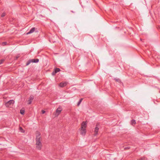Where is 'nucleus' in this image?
<instances>
[{"label":"nucleus","instance_id":"20","mask_svg":"<svg viewBox=\"0 0 160 160\" xmlns=\"http://www.w3.org/2000/svg\"><path fill=\"white\" fill-rule=\"evenodd\" d=\"M19 129L21 131V132H23L22 131H23V129L21 127H19Z\"/></svg>","mask_w":160,"mask_h":160},{"label":"nucleus","instance_id":"3","mask_svg":"<svg viewBox=\"0 0 160 160\" xmlns=\"http://www.w3.org/2000/svg\"><path fill=\"white\" fill-rule=\"evenodd\" d=\"M14 102L13 100H10L5 103V105L7 107H10L11 106Z\"/></svg>","mask_w":160,"mask_h":160},{"label":"nucleus","instance_id":"12","mask_svg":"<svg viewBox=\"0 0 160 160\" xmlns=\"http://www.w3.org/2000/svg\"><path fill=\"white\" fill-rule=\"evenodd\" d=\"M136 123V121L134 120H132L131 121V123L132 125L135 124Z\"/></svg>","mask_w":160,"mask_h":160},{"label":"nucleus","instance_id":"21","mask_svg":"<svg viewBox=\"0 0 160 160\" xmlns=\"http://www.w3.org/2000/svg\"><path fill=\"white\" fill-rule=\"evenodd\" d=\"M3 61V59L1 60V61H0V64L2 63Z\"/></svg>","mask_w":160,"mask_h":160},{"label":"nucleus","instance_id":"14","mask_svg":"<svg viewBox=\"0 0 160 160\" xmlns=\"http://www.w3.org/2000/svg\"><path fill=\"white\" fill-rule=\"evenodd\" d=\"M20 112L21 114L23 115L25 111L24 110H21Z\"/></svg>","mask_w":160,"mask_h":160},{"label":"nucleus","instance_id":"5","mask_svg":"<svg viewBox=\"0 0 160 160\" xmlns=\"http://www.w3.org/2000/svg\"><path fill=\"white\" fill-rule=\"evenodd\" d=\"M68 83L66 82H62L59 84L60 87H62L67 85Z\"/></svg>","mask_w":160,"mask_h":160},{"label":"nucleus","instance_id":"17","mask_svg":"<svg viewBox=\"0 0 160 160\" xmlns=\"http://www.w3.org/2000/svg\"><path fill=\"white\" fill-rule=\"evenodd\" d=\"M7 43L6 42H3L2 43V45L3 46H5L7 45Z\"/></svg>","mask_w":160,"mask_h":160},{"label":"nucleus","instance_id":"18","mask_svg":"<svg viewBox=\"0 0 160 160\" xmlns=\"http://www.w3.org/2000/svg\"><path fill=\"white\" fill-rule=\"evenodd\" d=\"M6 15V13L5 12L3 13L1 15V17H4Z\"/></svg>","mask_w":160,"mask_h":160},{"label":"nucleus","instance_id":"11","mask_svg":"<svg viewBox=\"0 0 160 160\" xmlns=\"http://www.w3.org/2000/svg\"><path fill=\"white\" fill-rule=\"evenodd\" d=\"M60 70L59 68H56L54 69V71L55 72L57 73L58 72H59L60 71Z\"/></svg>","mask_w":160,"mask_h":160},{"label":"nucleus","instance_id":"2","mask_svg":"<svg viewBox=\"0 0 160 160\" xmlns=\"http://www.w3.org/2000/svg\"><path fill=\"white\" fill-rule=\"evenodd\" d=\"M39 59L38 58L29 60L27 62L26 66L28 65L31 62L37 63L39 62Z\"/></svg>","mask_w":160,"mask_h":160},{"label":"nucleus","instance_id":"16","mask_svg":"<svg viewBox=\"0 0 160 160\" xmlns=\"http://www.w3.org/2000/svg\"><path fill=\"white\" fill-rule=\"evenodd\" d=\"M82 100V98H81L79 101L78 102V106H79L80 104L81 103Z\"/></svg>","mask_w":160,"mask_h":160},{"label":"nucleus","instance_id":"23","mask_svg":"<svg viewBox=\"0 0 160 160\" xmlns=\"http://www.w3.org/2000/svg\"><path fill=\"white\" fill-rule=\"evenodd\" d=\"M141 39V40L142 41V39Z\"/></svg>","mask_w":160,"mask_h":160},{"label":"nucleus","instance_id":"13","mask_svg":"<svg viewBox=\"0 0 160 160\" xmlns=\"http://www.w3.org/2000/svg\"><path fill=\"white\" fill-rule=\"evenodd\" d=\"M114 79L115 80V81L116 82H118L119 83H120V82H121V81L120 80L119 78H115Z\"/></svg>","mask_w":160,"mask_h":160},{"label":"nucleus","instance_id":"4","mask_svg":"<svg viewBox=\"0 0 160 160\" xmlns=\"http://www.w3.org/2000/svg\"><path fill=\"white\" fill-rule=\"evenodd\" d=\"M34 98V97L32 95H31L30 97L29 98V99L28 100V104H30L32 102V101L33 100Z\"/></svg>","mask_w":160,"mask_h":160},{"label":"nucleus","instance_id":"7","mask_svg":"<svg viewBox=\"0 0 160 160\" xmlns=\"http://www.w3.org/2000/svg\"><path fill=\"white\" fill-rule=\"evenodd\" d=\"M96 127H95L94 130L95 135H96L98 133V128L97 127V125H96Z\"/></svg>","mask_w":160,"mask_h":160},{"label":"nucleus","instance_id":"6","mask_svg":"<svg viewBox=\"0 0 160 160\" xmlns=\"http://www.w3.org/2000/svg\"><path fill=\"white\" fill-rule=\"evenodd\" d=\"M62 111V109L60 107H59L57 109L56 112L57 113H58V114H59L60 113V112Z\"/></svg>","mask_w":160,"mask_h":160},{"label":"nucleus","instance_id":"22","mask_svg":"<svg viewBox=\"0 0 160 160\" xmlns=\"http://www.w3.org/2000/svg\"><path fill=\"white\" fill-rule=\"evenodd\" d=\"M42 113H44L45 112V111L44 110H42Z\"/></svg>","mask_w":160,"mask_h":160},{"label":"nucleus","instance_id":"1","mask_svg":"<svg viewBox=\"0 0 160 160\" xmlns=\"http://www.w3.org/2000/svg\"><path fill=\"white\" fill-rule=\"evenodd\" d=\"M40 134L38 136H37L36 138V145L37 148L39 150L41 149L42 144L40 141V137H39Z\"/></svg>","mask_w":160,"mask_h":160},{"label":"nucleus","instance_id":"19","mask_svg":"<svg viewBox=\"0 0 160 160\" xmlns=\"http://www.w3.org/2000/svg\"><path fill=\"white\" fill-rule=\"evenodd\" d=\"M56 73L54 71L52 72V75L53 76L55 75V74Z\"/></svg>","mask_w":160,"mask_h":160},{"label":"nucleus","instance_id":"10","mask_svg":"<svg viewBox=\"0 0 160 160\" xmlns=\"http://www.w3.org/2000/svg\"><path fill=\"white\" fill-rule=\"evenodd\" d=\"M35 28H32L27 33V34H30L31 33L35 31Z\"/></svg>","mask_w":160,"mask_h":160},{"label":"nucleus","instance_id":"15","mask_svg":"<svg viewBox=\"0 0 160 160\" xmlns=\"http://www.w3.org/2000/svg\"><path fill=\"white\" fill-rule=\"evenodd\" d=\"M138 160H147V158L145 157H143L142 158H140Z\"/></svg>","mask_w":160,"mask_h":160},{"label":"nucleus","instance_id":"9","mask_svg":"<svg viewBox=\"0 0 160 160\" xmlns=\"http://www.w3.org/2000/svg\"><path fill=\"white\" fill-rule=\"evenodd\" d=\"M87 124L86 123L84 122H83L82 124L81 128H85L86 127Z\"/></svg>","mask_w":160,"mask_h":160},{"label":"nucleus","instance_id":"8","mask_svg":"<svg viewBox=\"0 0 160 160\" xmlns=\"http://www.w3.org/2000/svg\"><path fill=\"white\" fill-rule=\"evenodd\" d=\"M86 133V129L84 128H81V134L82 135H84Z\"/></svg>","mask_w":160,"mask_h":160}]
</instances>
